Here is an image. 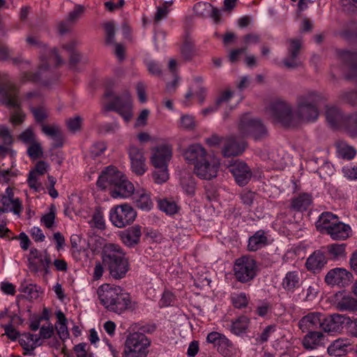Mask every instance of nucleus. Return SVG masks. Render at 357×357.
Instances as JSON below:
<instances>
[{"label":"nucleus","mask_w":357,"mask_h":357,"mask_svg":"<svg viewBox=\"0 0 357 357\" xmlns=\"http://www.w3.org/2000/svg\"><path fill=\"white\" fill-rule=\"evenodd\" d=\"M100 303L108 311L121 314L130 305V296L119 286L103 284L97 289Z\"/></svg>","instance_id":"1"},{"label":"nucleus","mask_w":357,"mask_h":357,"mask_svg":"<svg viewBox=\"0 0 357 357\" xmlns=\"http://www.w3.org/2000/svg\"><path fill=\"white\" fill-rule=\"evenodd\" d=\"M0 102L9 108H15L16 110L11 114L10 122L15 125L22 124L25 119V114L21 108V102L19 98V90L10 82L6 74L0 73Z\"/></svg>","instance_id":"2"},{"label":"nucleus","mask_w":357,"mask_h":357,"mask_svg":"<svg viewBox=\"0 0 357 357\" xmlns=\"http://www.w3.org/2000/svg\"><path fill=\"white\" fill-rule=\"evenodd\" d=\"M103 264L115 280L123 278L129 271V262L121 248L109 243L105 247L102 254Z\"/></svg>","instance_id":"3"},{"label":"nucleus","mask_w":357,"mask_h":357,"mask_svg":"<svg viewBox=\"0 0 357 357\" xmlns=\"http://www.w3.org/2000/svg\"><path fill=\"white\" fill-rule=\"evenodd\" d=\"M321 99L316 91H307L297 97L296 116L304 122L315 121L319 117L318 105Z\"/></svg>","instance_id":"4"},{"label":"nucleus","mask_w":357,"mask_h":357,"mask_svg":"<svg viewBox=\"0 0 357 357\" xmlns=\"http://www.w3.org/2000/svg\"><path fill=\"white\" fill-rule=\"evenodd\" d=\"M238 130L241 137H250L255 141L264 139L268 135V129L261 120L252 118L249 114L241 116Z\"/></svg>","instance_id":"5"},{"label":"nucleus","mask_w":357,"mask_h":357,"mask_svg":"<svg viewBox=\"0 0 357 357\" xmlns=\"http://www.w3.org/2000/svg\"><path fill=\"white\" fill-rule=\"evenodd\" d=\"M151 340L144 333H130L125 342V357H146Z\"/></svg>","instance_id":"6"},{"label":"nucleus","mask_w":357,"mask_h":357,"mask_svg":"<svg viewBox=\"0 0 357 357\" xmlns=\"http://www.w3.org/2000/svg\"><path fill=\"white\" fill-rule=\"evenodd\" d=\"M258 267L255 259L250 256H243L236 259L234 265L235 278L241 283L252 281L257 274Z\"/></svg>","instance_id":"7"},{"label":"nucleus","mask_w":357,"mask_h":357,"mask_svg":"<svg viewBox=\"0 0 357 357\" xmlns=\"http://www.w3.org/2000/svg\"><path fill=\"white\" fill-rule=\"evenodd\" d=\"M270 110L273 117L286 127H294L298 121L294 116L291 105L284 100H275L271 104Z\"/></svg>","instance_id":"8"},{"label":"nucleus","mask_w":357,"mask_h":357,"mask_svg":"<svg viewBox=\"0 0 357 357\" xmlns=\"http://www.w3.org/2000/svg\"><path fill=\"white\" fill-rule=\"evenodd\" d=\"M137 213L128 204L116 206L109 213V219L112 224L119 228H123L130 225L135 219Z\"/></svg>","instance_id":"9"},{"label":"nucleus","mask_w":357,"mask_h":357,"mask_svg":"<svg viewBox=\"0 0 357 357\" xmlns=\"http://www.w3.org/2000/svg\"><path fill=\"white\" fill-rule=\"evenodd\" d=\"M104 112L115 111L118 112L126 121L132 117L131 100L128 91H126L121 97L116 96L114 100L104 106Z\"/></svg>","instance_id":"10"},{"label":"nucleus","mask_w":357,"mask_h":357,"mask_svg":"<svg viewBox=\"0 0 357 357\" xmlns=\"http://www.w3.org/2000/svg\"><path fill=\"white\" fill-rule=\"evenodd\" d=\"M172 157V146L160 144L151 150V162L155 168L167 167Z\"/></svg>","instance_id":"11"},{"label":"nucleus","mask_w":357,"mask_h":357,"mask_svg":"<svg viewBox=\"0 0 357 357\" xmlns=\"http://www.w3.org/2000/svg\"><path fill=\"white\" fill-rule=\"evenodd\" d=\"M220 163L213 157L209 155L204 162L194 167L195 174L202 179L210 180L217 176Z\"/></svg>","instance_id":"12"},{"label":"nucleus","mask_w":357,"mask_h":357,"mask_svg":"<svg viewBox=\"0 0 357 357\" xmlns=\"http://www.w3.org/2000/svg\"><path fill=\"white\" fill-rule=\"evenodd\" d=\"M124 175L116 167L109 166L100 175L97 185L101 189L114 188L123 178Z\"/></svg>","instance_id":"13"},{"label":"nucleus","mask_w":357,"mask_h":357,"mask_svg":"<svg viewBox=\"0 0 357 357\" xmlns=\"http://www.w3.org/2000/svg\"><path fill=\"white\" fill-rule=\"evenodd\" d=\"M229 171L239 186L247 185L252 176L250 168L245 162L241 160H236L233 164H231Z\"/></svg>","instance_id":"14"},{"label":"nucleus","mask_w":357,"mask_h":357,"mask_svg":"<svg viewBox=\"0 0 357 357\" xmlns=\"http://www.w3.org/2000/svg\"><path fill=\"white\" fill-rule=\"evenodd\" d=\"M353 275L351 272L343 268H335L328 272L325 282L328 284L345 287L348 285Z\"/></svg>","instance_id":"15"},{"label":"nucleus","mask_w":357,"mask_h":357,"mask_svg":"<svg viewBox=\"0 0 357 357\" xmlns=\"http://www.w3.org/2000/svg\"><path fill=\"white\" fill-rule=\"evenodd\" d=\"M246 146L245 141H238L234 136L227 137L222 146V153L224 157L238 156L245 151Z\"/></svg>","instance_id":"16"},{"label":"nucleus","mask_w":357,"mask_h":357,"mask_svg":"<svg viewBox=\"0 0 357 357\" xmlns=\"http://www.w3.org/2000/svg\"><path fill=\"white\" fill-rule=\"evenodd\" d=\"M347 317L340 314H323L321 329L328 333H339L343 328Z\"/></svg>","instance_id":"17"},{"label":"nucleus","mask_w":357,"mask_h":357,"mask_svg":"<svg viewBox=\"0 0 357 357\" xmlns=\"http://www.w3.org/2000/svg\"><path fill=\"white\" fill-rule=\"evenodd\" d=\"M338 55L341 61L348 66V72L345 78L357 82V52L341 50L338 52Z\"/></svg>","instance_id":"18"},{"label":"nucleus","mask_w":357,"mask_h":357,"mask_svg":"<svg viewBox=\"0 0 357 357\" xmlns=\"http://www.w3.org/2000/svg\"><path fill=\"white\" fill-rule=\"evenodd\" d=\"M209 155L205 149L199 144L189 146L183 152L185 160L188 163L194 165L195 167Z\"/></svg>","instance_id":"19"},{"label":"nucleus","mask_w":357,"mask_h":357,"mask_svg":"<svg viewBox=\"0 0 357 357\" xmlns=\"http://www.w3.org/2000/svg\"><path fill=\"white\" fill-rule=\"evenodd\" d=\"M323 314L318 312H310L303 317L298 322V328L303 333L314 331V330L322 326Z\"/></svg>","instance_id":"20"},{"label":"nucleus","mask_w":357,"mask_h":357,"mask_svg":"<svg viewBox=\"0 0 357 357\" xmlns=\"http://www.w3.org/2000/svg\"><path fill=\"white\" fill-rule=\"evenodd\" d=\"M129 157L131 168L137 175H142L146 172L145 157L142 149L136 146H130Z\"/></svg>","instance_id":"21"},{"label":"nucleus","mask_w":357,"mask_h":357,"mask_svg":"<svg viewBox=\"0 0 357 357\" xmlns=\"http://www.w3.org/2000/svg\"><path fill=\"white\" fill-rule=\"evenodd\" d=\"M290 45L288 48L289 55L283 59L284 66L288 69H295L298 67L301 63L298 60L299 51L301 47V42L298 39L289 40Z\"/></svg>","instance_id":"22"},{"label":"nucleus","mask_w":357,"mask_h":357,"mask_svg":"<svg viewBox=\"0 0 357 357\" xmlns=\"http://www.w3.org/2000/svg\"><path fill=\"white\" fill-rule=\"evenodd\" d=\"M335 305L342 312L357 311V299L344 291L338 292L335 294Z\"/></svg>","instance_id":"23"},{"label":"nucleus","mask_w":357,"mask_h":357,"mask_svg":"<svg viewBox=\"0 0 357 357\" xmlns=\"http://www.w3.org/2000/svg\"><path fill=\"white\" fill-rule=\"evenodd\" d=\"M325 335L321 331H307L302 340V345L306 350L316 349L324 344Z\"/></svg>","instance_id":"24"},{"label":"nucleus","mask_w":357,"mask_h":357,"mask_svg":"<svg viewBox=\"0 0 357 357\" xmlns=\"http://www.w3.org/2000/svg\"><path fill=\"white\" fill-rule=\"evenodd\" d=\"M142 236L141 227L134 225L124 230L120 234L122 242L129 248L134 247L139 243Z\"/></svg>","instance_id":"25"},{"label":"nucleus","mask_w":357,"mask_h":357,"mask_svg":"<svg viewBox=\"0 0 357 357\" xmlns=\"http://www.w3.org/2000/svg\"><path fill=\"white\" fill-rule=\"evenodd\" d=\"M134 191L133 184L123 176L114 188L110 189V195L113 198H126L132 195Z\"/></svg>","instance_id":"26"},{"label":"nucleus","mask_w":357,"mask_h":357,"mask_svg":"<svg viewBox=\"0 0 357 357\" xmlns=\"http://www.w3.org/2000/svg\"><path fill=\"white\" fill-rule=\"evenodd\" d=\"M351 229L349 225L338 220L332 227L328 228L326 232L334 241H343L349 237Z\"/></svg>","instance_id":"27"},{"label":"nucleus","mask_w":357,"mask_h":357,"mask_svg":"<svg viewBox=\"0 0 357 357\" xmlns=\"http://www.w3.org/2000/svg\"><path fill=\"white\" fill-rule=\"evenodd\" d=\"M327 259L320 250L314 251L306 260L305 266L307 270L314 273L319 272L326 264Z\"/></svg>","instance_id":"28"},{"label":"nucleus","mask_w":357,"mask_h":357,"mask_svg":"<svg viewBox=\"0 0 357 357\" xmlns=\"http://www.w3.org/2000/svg\"><path fill=\"white\" fill-rule=\"evenodd\" d=\"M22 210V202L18 198L11 199L8 196H0V213L13 211L20 215Z\"/></svg>","instance_id":"29"},{"label":"nucleus","mask_w":357,"mask_h":357,"mask_svg":"<svg viewBox=\"0 0 357 357\" xmlns=\"http://www.w3.org/2000/svg\"><path fill=\"white\" fill-rule=\"evenodd\" d=\"M36 261L29 262L28 267L31 272L36 273L43 271L45 275L50 273V266L51 264V259L49 255L45 254L43 257H38L35 259Z\"/></svg>","instance_id":"30"},{"label":"nucleus","mask_w":357,"mask_h":357,"mask_svg":"<svg viewBox=\"0 0 357 357\" xmlns=\"http://www.w3.org/2000/svg\"><path fill=\"white\" fill-rule=\"evenodd\" d=\"M312 203V195L307 192H302L291 199L290 208L295 211H306Z\"/></svg>","instance_id":"31"},{"label":"nucleus","mask_w":357,"mask_h":357,"mask_svg":"<svg viewBox=\"0 0 357 357\" xmlns=\"http://www.w3.org/2000/svg\"><path fill=\"white\" fill-rule=\"evenodd\" d=\"M326 118L329 125L333 128L340 126H344V117L341 110L334 106H327L326 109Z\"/></svg>","instance_id":"32"},{"label":"nucleus","mask_w":357,"mask_h":357,"mask_svg":"<svg viewBox=\"0 0 357 357\" xmlns=\"http://www.w3.org/2000/svg\"><path fill=\"white\" fill-rule=\"evenodd\" d=\"M79 44V42L77 40L73 39L62 45V48L69 54V64L73 68L77 66L82 58L81 54L75 50Z\"/></svg>","instance_id":"33"},{"label":"nucleus","mask_w":357,"mask_h":357,"mask_svg":"<svg viewBox=\"0 0 357 357\" xmlns=\"http://www.w3.org/2000/svg\"><path fill=\"white\" fill-rule=\"evenodd\" d=\"M338 217L331 212H324L316 222L317 229L321 232H327L329 227H332L333 224L338 222Z\"/></svg>","instance_id":"34"},{"label":"nucleus","mask_w":357,"mask_h":357,"mask_svg":"<svg viewBox=\"0 0 357 357\" xmlns=\"http://www.w3.org/2000/svg\"><path fill=\"white\" fill-rule=\"evenodd\" d=\"M41 130L45 135L55 140V143L53 145L54 148H59L63 146V135L59 126L56 124L52 126L42 124Z\"/></svg>","instance_id":"35"},{"label":"nucleus","mask_w":357,"mask_h":357,"mask_svg":"<svg viewBox=\"0 0 357 357\" xmlns=\"http://www.w3.org/2000/svg\"><path fill=\"white\" fill-rule=\"evenodd\" d=\"M346 243H333L328 245L326 250L330 259L334 261L346 259Z\"/></svg>","instance_id":"36"},{"label":"nucleus","mask_w":357,"mask_h":357,"mask_svg":"<svg viewBox=\"0 0 357 357\" xmlns=\"http://www.w3.org/2000/svg\"><path fill=\"white\" fill-rule=\"evenodd\" d=\"M136 206L143 211L151 210L153 206L150 194L142 190L134 196Z\"/></svg>","instance_id":"37"},{"label":"nucleus","mask_w":357,"mask_h":357,"mask_svg":"<svg viewBox=\"0 0 357 357\" xmlns=\"http://www.w3.org/2000/svg\"><path fill=\"white\" fill-rule=\"evenodd\" d=\"M267 244V237L263 230L257 231L248 240V248L250 251H257Z\"/></svg>","instance_id":"38"},{"label":"nucleus","mask_w":357,"mask_h":357,"mask_svg":"<svg viewBox=\"0 0 357 357\" xmlns=\"http://www.w3.org/2000/svg\"><path fill=\"white\" fill-rule=\"evenodd\" d=\"M19 342L22 348L28 352L33 351L38 346H40V337L36 335L31 333H24L22 337L19 340Z\"/></svg>","instance_id":"39"},{"label":"nucleus","mask_w":357,"mask_h":357,"mask_svg":"<svg viewBox=\"0 0 357 357\" xmlns=\"http://www.w3.org/2000/svg\"><path fill=\"white\" fill-rule=\"evenodd\" d=\"M301 278L297 271L288 272L283 279L282 287L287 291H294L300 285Z\"/></svg>","instance_id":"40"},{"label":"nucleus","mask_w":357,"mask_h":357,"mask_svg":"<svg viewBox=\"0 0 357 357\" xmlns=\"http://www.w3.org/2000/svg\"><path fill=\"white\" fill-rule=\"evenodd\" d=\"M249 324L250 319L246 316H240L232 321L231 331L236 335H240L246 332Z\"/></svg>","instance_id":"41"},{"label":"nucleus","mask_w":357,"mask_h":357,"mask_svg":"<svg viewBox=\"0 0 357 357\" xmlns=\"http://www.w3.org/2000/svg\"><path fill=\"white\" fill-rule=\"evenodd\" d=\"M218 351L225 357H231L235 353L233 343L225 335L215 347Z\"/></svg>","instance_id":"42"},{"label":"nucleus","mask_w":357,"mask_h":357,"mask_svg":"<svg viewBox=\"0 0 357 357\" xmlns=\"http://www.w3.org/2000/svg\"><path fill=\"white\" fill-rule=\"evenodd\" d=\"M347 133L352 137L357 136V113H354L345 117L343 126Z\"/></svg>","instance_id":"43"},{"label":"nucleus","mask_w":357,"mask_h":357,"mask_svg":"<svg viewBox=\"0 0 357 357\" xmlns=\"http://www.w3.org/2000/svg\"><path fill=\"white\" fill-rule=\"evenodd\" d=\"M19 291L24 293L29 299H36L39 296L38 287L33 284H28L25 280L22 282Z\"/></svg>","instance_id":"44"},{"label":"nucleus","mask_w":357,"mask_h":357,"mask_svg":"<svg viewBox=\"0 0 357 357\" xmlns=\"http://www.w3.org/2000/svg\"><path fill=\"white\" fill-rule=\"evenodd\" d=\"M181 52L185 60H191L195 55V45L193 42L191 40L186 38L181 47Z\"/></svg>","instance_id":"45"},{"label":"nucleus","mask_w":357,"mask_h":357,"mask_svg":"<svg viewBox=\"0 0 357 357\" xmlns=\"http://www.w3.org/2000/svg\"><path fill=\"white\" fill-rule=\"evenodd\" d=\"M158 206L161 211L169 215H174L178 211V206L175 202L167 199L160 200Z\"/></svg>","instance_id":"46"},{"label":"nucleus","mask_w":357,"mask_h":357,"mask_svg":"<svg viewBox=\"0 0 357 357\" xmlns=\"http://www.w3.org/2000/svg\"><path fill=\"white\" fill-rule=\"evenodd\" d=\"M337 152L340 157L347 160L353 159L356 154V151L353 146L344 144L338 146Z\"/></svg>","instance_id":"47"},{"label":"nucleus","mask_w":357,"mask_h":357,"mask_svg":"<svg viewBox=\"0 0 357 357\" xmlns=\"http://www.w3.org/2000/svg\"><path fill=\"white\" fill-rule=\"evenodd\" d=\"M29 109L37 123H43L48 117L47 109L43 106L35 107L30 105Z\"/></svg>","instance_id":"48"},{"label":"nucleus","mask_w":357,"mask_h":357,"mask_svg":"<svg viewBox=\"0 0 357 357\" xmlns=\"http://www.w3.org/2000/svg\"><path fill=\"white\" fill-rule=\"evenodd\" d=\"M27 154L33 160L42 157L43 151L40 142L36 140L30 144L27 149Z\"/></svg>","instance_id":"49"},{"label":"nucleus","mask_w":357,"mask_h":357,"mask_svg":"<svg viewBox=\"0 0 357 357\" xmlns=\"http://www.w3.org/2000/svg\"><path fill=\"white\" fill-rule=\"evenodd\" d=\"M55 213L56 207L52 204L50 207V212L43 215L41 218V222L48 229L52 228L54 224Z\"/></svg>","instance_id":"50"},{"label":"nucleus","mask_w":357,"mask_h":357,"mask_svg":"<svg viewBox=\"0 0 357 357\" xmlns=\"http://www.w3.org/2000/svg\"><path fill=\"white\" fill-rule=\"evenodd\" d=\"M83 119L80 116H75L66 120V125L68 130L75 133L82 128Z\"/></svg>","instance_id":"51"},{"label":"nucleus","mask_w":357,"mask_h":357,"mask_svg":"<svg viewBox=\"0 0 357 357\" xmlns=\"http://www.w3.org/2000/svg\"><path fill=\"white\" fill-rule=\"evenodd\" d=\"M94 227L99 229H104L105 228V222L103 216V213L100 208H96L93 215L92 220Z\"/></svg>","instance_id":"52"},{"label":"nucleus","mask_w":357,"mask_h":357,"mask_svg":"<svg viewBox=\"0 0 357 357\" xmlns=\"http://www.w3.org/2000/svg\"><path fill=\"white\" fill-rule=\"evenodd\" d=\"M153 173L154 181L157 183H162L166 182L169 178V173L167 167L155 168Z\"/></svg>","instance_id":"53"},{"label":"nucleus","mask_w":357,"mask_h":357,"mask_svg":"<svg viewBox=\"0 0 357 357\" xmlns=\"http://www.w3.org/2000/svg\"><path fill=\"white\" fill-rule=\"evenodd\" d=\"M119 124L114 121L100 124L98 127V132L101 134L115 133L119 130Z\"/></svg>","instance_id":"54"},{"label":"nucleus","mask_w":357,"mask_h":357,"mask_svg":"<svg viewBox=\"0 0 357 357\" xmlns=\"http://www.w3.org/2000/svg\"><path fill=\"white\" fill-rule=\"evenodd\" d=\"M19 139L24 144H30L36 141V137L31 128H28L23 131L18 137Z\"/></svg>","instance_id":"55"},{"label":"nucleus","mask_w":357,"mask_h":357,"mask_svg":"<svg viewBox=\"0 0 357 357\" xmlns=\"http://www.w3.org/2000/svg\"><path fill=\"white\" fill-rule=\"evenodd\" d=\"M232 303L236 308L245 307L248 303V299L245 293H241L232 297Z\"/></svg>","instance_id":"56"},{"label":"nucleus","mask_w":357,"mask_h":357,"mask_svg":"<svg viewBox=\"0 0 357 357\" xmlns=\"http://www.w3.org/2000/svg\"><path fill=\"white\" fill-rule=\"evenodd\" d=\"M181 185L188 195H193L195 190L196 184L194 179L189 176L188 178H183L181 181Z\"/></svg>","instance_id":"57"},{"label":"nucleus","mask_w":357,"mask_h":357,"mask_svg":"<svg viewBox=\"0 0 357 357\" xmlns=\"http://www.w3.org/2000/svg\"><path fill=\"white\" fill-rule=\"evenodd\" d=\"M84 8L81 5H76L73 10L69 13L67 17L68 22L74 24L83 14Z\"/></svg>","instance_id":"58"},{"label":"nucleus","mask_w":357,"mask_h":357,"mask_svg":"<svg viewBox=\"0 0 357 357\" xmlns=\"http://www.w3.org/2000/svg\"><path fill=\"white\" fill-rule=\"evenodd\" d=\"M347 340L337 339L335 340L328 347V351L330 354H335L337 351L342 350L348 346Z\"/></svg>","instance_id":"59"},{"label":"nucleus","mask_w":357,"mask_h":357,"mask_svg":"<svg viewBox=\"0 0 357 357\" xmlns=\"http://www.w3.org/2000/svg\"><path fill=\"white\" fill-rule=\"evenodd\" d=\"M255 199V193L252 191H243L241 194V199L247 208H250L252 206Z\"/></svg>","instance_id":"60"},{"label":"nucleus","mask_w":357,"mask_h":357,"mask_svg":"<svg viewBox=\"0 0 357 357\" xmlns=\"http://www.w3.org/2000/svg\"><path fill=\"white\" fill-rule=\"evenodd\" d=\"M105 29L106 32V43H114L115 28L112 22H107L105 24Z\"/></svg>","instance_id":"61"},{"label":"nucleus","mask_w":357,"mask_h":357,"mask_svg":"<svg viewBox=\"0 0 357 357\" xmlns=\"http://www.w3.org/2000/svg\"><path fill=\"white\" fill-rule=\"evenodd\" d=\"M0 137L3 139V144L5 145L10 146L13 142L12 135H10L8 128L6 126H0Z\"/></svg>","instance_id":"62"},{"label":"nucleus","mask_w":357,"mask_h":357,"mask_svg":"<svg viewBox=\"0 0 357 357\" xmlns=\"http://www.w3.org/2000/svg\"><path fill=\"white\" fill-rule=\"evenodd\" d=\"M181 124L185 129H193L195 126L194 117L188 114L183 115L181 117Z\"/></svg>","instance_id":"63"},{"label":"nucleus","mask_w":357,"mask_h":357,"mask_svg":"<svg viewBox=\"0 0 357 357\" xmlns=\"http://www.w3.org/2000/svg\"><path fill=\"white\" fill-rule=\"evenodd\" d=\"M342 172L344 176L350 180L357 179V165L356 166H347L342 168Z\"/></svg>","instance_id":"64"}]
</instances>
